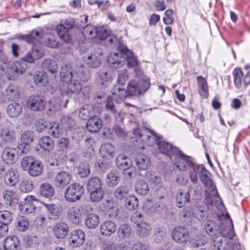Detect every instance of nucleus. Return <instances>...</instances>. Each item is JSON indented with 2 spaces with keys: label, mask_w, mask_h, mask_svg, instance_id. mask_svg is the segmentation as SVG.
Returning <instances> with one entry per match:
<instances>
[{
  "label": "nucleus",
  "mask_w": 250,
  "mask_h": 250,
  "mask_svg": "<svg viewBox=\"0 0 250 250\" xmlns=\"http://www.w3.org/2000/svg\"><path fill=\"white\" fill-rule=\"evenodd\" d=\"M29 226V221L26 217L22 216L17 218L16 228L19 231H25L28 229Z\"/></svg>",
  "instance_id": "de8ad7c7"
},
{
  "label": "nucleus",
  "mask_w": 250,
  "mask_h": 250,
  "mask_svg": "<svg viewBox=\"0 0 250 250\" xmlns=\"http://www.w3.org/2000/svg\"><path fill=\"white\" fill-rule=\"evenodd\" d=\"M120 180L119 172L117 170H113L107 175L106 183L109 187H113L118 184Z\"/></svg>",
  "instance_id": "a18cd8bd"
},
{
  "label": "nucleus",
  "mask_w": 250,
  "mask_h": 250,
  "mask_svg": "<svg viewBox=\"0 0 250 250\" xmlns=\"http://www.w3.org/2000/svg\"><path fill=\"white\" fill-rule=\"evenodd\" d=\"M232 74L235 86L240 90L245 89V86H244V83H242L241 80V77L243 75L241 69L239 68H235L233 70Z\"/></svg>",
  "instance_id": "a19ab883"
},
{
  "label": "nucleus",
  "mask_w": 250,
  "mask_h": 250,
  "mask_svg": "<svg viewBox=\"0 0 250 250\" xmlns=\"http://www.w3.org/2000/svg\"><path fill=\"white\" fill-rule=\"evenodd\" d=\"M136 83L141 94L146 92L151 85L150 80L149 78H142Z\"/></svg>",
  "instance_id": "13d9d810"
},
{
  "label": "nucleus",
  "mask_w": 250,
  "mask_h": 250,
  "mask_svg": "<svg viewBox=\"0 0 250 250\" xmlns=\"http://www.w3.org/2000/svg\"><path fill=\"white\" fill-rule=\"evenodd\" d=\"M31 110L34 111L42 110L46 104L43 97L40 96L32 95L29 97L27 101Z\"/></svg>",
  "instance_id": "6ab92c4d"
},
{
  "label": "nucleus",
  "mask_w": 250,
  "mask_h": 250,
  "mask_svg": "<svg viewBox=\"0 0 250 250\" xmlns=\"http://www.w3.org/2000/svg\"><path fill=\"white\" fill-rule=\"evenodd\" d=\"M42 67L48 70L51 73H55L57 72L58 66L57 62L53 60L45 59L42 63Z\"/></svg>",
  "instance_id": "c03bdc74"
},
{
  "label": "nucleus",
  "mask_w": 250,
  "mask_h": 250,
  "mask_svg": "<svg viewBox=\"0 0 250 250\" xmlns=\"http://www.w3.org/2000/svg\"><path fill=\"white\" fill-rule=\"evenodd\" d=\"M113 99H114L113 95V97L110 96H108L106 99L105 107L107 111L115 115L117 113V111L114 104Z\"/></svg>",
  "instance_id": "774afa93"
},
{
  "label": "nucleus",
  "mask_w": 250,
  "mask_h": 250,
  "mask_svg": "<svg viewBox=\"0 0 250 250\" xmlns=\"http://www.w3.org/2000/svg\"><path fill=\"white\" fill-rule=\"evenodd\" d=\"M136 166L141 170H145L149 167L150 162L149 158L144 154H138L135 158Z\"/></svg>",
  "instance_id": "2f4dec72"
},
{
  "label": "nucleus",
  "mask_w": 250,
  "mask_h": 250,
  "mask_svg": "<svg viewBox=\"0 0 250 250\" xmlns=\"http://www.w3.org/2000/svg\"><path fill=\"white\" fill-rule=\"evenodd\" d=\"M61 123L66 130H71L75 125L74 120L67 116H63L61 119Z\"/></svg>",
  "instance_id": "680f3d73"
},
{
  "label": "nucleus",
  "mask_w": 250,
  "mask_h": 250,
  "mask_svg": "<svg viewBox=\"0 0 250 250\" xmlns=\"http://www.w3.org/2000/svg\"><path fill=\"white\" fill-rule=\"evenodd\" d=\"M172 237L176 242L179 244H184L190 241L188 229L181 226H177L173 229Z\"/></svg>",
  "instance_id": "dca6fc26"
},
{
  "label": "nucleus",
  "mask_w": 250,
  "mask_h": 250,
  "mask_svg": "<svg viewBox=\"0 0 250 250\" xmlns=\"http://www.w3.org/2000/svg\"><path fill=\"white\" fill-rule=\"evenodd\" d=\"M196 80L199 95L202 98L207 99L209 96V92L206 79L202 76H199L197 77Z\"/></svg>",
  "instance_id": "a878e982"
},
{
  "label": "nucleus",
  "mask_w": 250,
  "mask_h": 250,
  "mask_svg": "<svg viewBox=\"0 0 250 250\" xmlns=\"http://www.w3.org/2000/svg\"><path fill=\"white\" fill-rule=\"evenodd\" d=\"M34 133L32 131H25L21 136V143L18 149L22 153H27L30 149L31 144L33 141Z\"/></svg>",
  "instance_id": "4468645a"
},
{
  "label": "nucleus",
  "mask_w": 250,
  "mask_h": 250,
  "mask_svg": "<svg viewBox=\"0 0 250 250\" xmlns=\"http://www.w3.org/2000/svg\"><path fill=\"white\" fill-rule=\"evenodd\" d=\"M67 218L72 224H79L82 220L81 208L76 207L69 208L67 211Z\"/></svg>",
  "instance_id": "393cba45"
},
{
  "label": "nucleus",
  "mask_w": 250,
  "mask_h": 250,
  "mask_svg": "<svg viewBox=\"0 0 250 250\" xmlns=\"http://www.w3.org/2000/svg\"><path fill=\"white\" fill-rule=\"evenodd\" d=\"M98 29L96 26L91 25H86L83 30V33L85 36H87L90 39L97 37Z\"/></svg>",
  "instance_id": "bf43d9fd"
},
{
  "label": "nucleus",
  "mask_w": 250,
  "mask_h": 250,
  "mask_svg": "<svg viewBox=\"0 0 250 250\" xmlns=\"http://www.w3.org/2000/svg\"><path fill=\"white\" fill-rule=\"evenodd\" d=\"M90 172V166L88 164L81 163L78 167L77 174L81 178L87 177Z\"/></svg>",
  "instance_id": "052dcab7"
},
{
  "label": "nucleus",
  "mask_w": 250,
  "mask_h": 250,
  "mask_svg": "<svg viewBox=\"0 0 250 250\" xmlns=\"http://www.w3.org/2000/svg\"><path fill=\"white\" fill-rule=\"evenodd\" d=\"M172 161L179 170L188 172L190 180L193 183L197 182V171L200 166L195 162L192 157L184 154L180 150Z\"/></svg>",
  "instance_id": "f03ea898"
},
{
  "label": "nucleus",
  "mask_w": 250,
  "mask_h": 250,
  "mask_svg": "<svg viewBox=\"0 0 250 250\" xmlns=\"http://www.w3.org/2000/svg\"><path fill=\"white\" fill-rule=\"evenodd\" d=\"M48 132L53 137L58 138L62 134L63 131L59 123L52 122L49 125Z\"/></svg>",
  "instance_id": "09e8293b"
},
{
  "label": "nucleus",
  "mask_w": 250,
  "mask_h": 250,
  "mask_svg": "<svg viewBox=\"0 0 250 250\" xmlns=\"http://www.w3.org/2000/svg\"><path fill=\"white\" fill-rule=\"evenodd\" d=\"M86 188L92 201L98 202L103 198L104 191L100 178L94 176L89 178L87 182Z\"/></svg>",
  "instance_id": "423d86ee"
},
{
  "label": "nucleus",
  "mask_w": 250,
  "mask_h": 250,
  "mask_svg": "<svg viewBox=\"0 0 250 250\" xmlns=\"http://www.w3.org/2000/svg\"><path fill=\"white\" fill-rule=\"evenodd\" d=\"M117 229L115 223L111 221H105L100 226L101 233L105 236L112 234Z\"/></svg>",
  "instance_id": "473e14b6"
},
{
  "label": "nucleus",
  "mask_w": 250,
  "mask_h": 250,
  "mask_svg": "<svg viewBox=\"0 0 250 250\" xmlns=\"http://www.w3.org/2000/svg\"><path fill=\"white\" fill-rule=\"evenodd\" d=\"M73 69L69 65L65 64L60 71V77L64 83L70 81L73 77Z\"/></svg>",
  "instance_id": "ea45409f"
},
{
  "label": "nucleus",
  "mask_w": 250,
  "mask_h": 250,
  "mask_svg": "<svg viewBox=\"0 0 250 250\" xmlns=\"http://www.w3.org/2000/svg\"><path fill=\"white\" fill-rule=\"evenodd\" d=\"M204 229L206 233L213 239L214 246L218 250L225 249L226 238L222 235L219 226L212 220H208L205 224Z\"/></svg>",
  "instance_id": "7ed1b4c3"
},
{
  "label": "nucleus",
  "mask_w": 250,
  "mask_h": 250,
  "mask_svg": "<svg viewBox=\"0 0 250 250\" xmlns=\"http://www.w3.org/2000/svg\"><path fill=\"white\" fill-rule=\"evenodd\" d=\"M71 179V175L69 172L62 171L56 176L54 184L57 188H63L70 183Z\"/></svg>",
  "instance_id": "aec40b11"
},
{
  "label": "nucleus",
  "mask_w": 250,
  "mask_h": 250,
  "mask_svg": "<svg viewBox=\"0 0 250 250\" xmlns=\"http://www.w3.org/2000/svg\"><path fill=\"white\" fill-rule=\"evenodd\" d=\"M39 145L43 150L49 152L53 149L54 143L49 136H43L39 141Z\"/></svg>",
  "instance_id": "4c0bfd02"
},
{
  "label": "nucleus",
  "mask_w": 250,
  "mask_h": 250,
  "mask_svg": "<svg viewBox=\"0 0 250 250\" xmlns=\"http://www.w3.org/2000/svg\"><path fill=\"white\" fill-rule=\"evenodd\" d=\"M34 61V57L31 52H28L22 58V61H17L13 62L10 68V72L15 76L21 75L26 69V62L33 63Z\"/></svg>",
  "instance_id": "9d476101"
},
{
  "label": "nucleus",
  "mask_w": 250,
  "mask_h": 250,
  "mask_svg": "<svg viewBox=\"0 0 250 250\" xmlns=\"http://www.w3.org/2000/svg\"><path fill=\"white\" fill-rule=\"evenodd\" d=\"M22 105L17 102H13L8 104L6 112L10 118H17L21 113Z\"/></svg>",
  "instance_id": "7c9ffc66"
},
{
  "label": "nucleus",
  "mask_w": 250,
  "mask_h": 250,
  "mask_svg": "<svg viewBox=\"0 0 250 250\" xmlns=\"http://www.w3.org/2000/svg\"><path fill=\"white\" fill-rule=\"evenodd\" d=\"M3 198L7 205L11 207L19 203V198L16 192L11 190H6L3 193Z\"/></svg>",
  "instance_id": "c756f323"
},
{
  "label": "nucleus",
  "mask_w": 250,
  "mask_h": 250,
  "mask_svg": "<svg viewBox=\"0 0 250 250\" xmlns=\"http://www.w3.org/2000/svg\"><path fill=\"white\" fill-rule=\"evenodd\" d=\"M33 185L32 181L28 179H24L19 184V189L21 192L27 193L32 191Z\"/></svg>",
  "instance_id": "4d7b16f0"
},
{
  "label": "nucleus",
  "mask_w": 250,
  "mask_h": 250,
  "mask_svg": "<svg viewBox=\"0 0 250 250\" xmlns=\"http://www.w3.org/2000/svg\"><path fill=\"white\" fill-rule=\"evenodd\" d=\"M150 132L152 136L147 135V138L148 139L151 138L154 139L160 152L167 155L171 160H172L180 151L179 148L174 146L170 143L161 141L162 136L159 134L157 135L154 131H150Z\"/></svg>",
  "instance_id": "39448f33"
},
{
  "label": "nucleus",
  "mask_w": 250,
  "mask_h": 250,
  "mask_svg": "<svg viewBox=\"0 0 250 250\" xmlns=\"http://www.w3.org/2000/svg\"><path fill=\"white\" fill-rule=\"evenodd\" d=\"M15 38L24 41L29 44H33L36 42L40 41L42 37L38 31L32 30L30 34L27 35L17 34L15 35Z\"/></svg>",
  "instance_id": "4be33fe9"
},
{
  "label": "nucleus",
  "mask_w": 250,
  "mask_h": 250,
  "mask_svg": "<svg viewBox=\"0 0 250 250\" xmlns=\"http://www.w3.org/2000/svg\"><path fill=\"white\" fill-rule=\"evenodd\" d=\"M102 126V120L97 116L89 118L86 123L87 130L91 132H98Z\"/></svg>",
  "instance_id": "c85d7f7f"
},
{
  "label": "nucleus",
  "mask_w": 250,
  "mask_h": 250,
  "mask_svg": "<svg viewBox=\"0 0 250 250\" xmlns=\"http://www.w3.org/2000/svg\"><path fill=\"white\" fill-rule=\"evenodd\" d=\"M82 210L85 212L86 217L84 219V224L85 226L90 229H94L99 225V217L95 213H91L87 214V212L93 211L92 208L89 206L83 207Z\"/></svg>",
  "instance_id": "f3484780"
},
{
  "label": "nucleus",
  "mask_w": 250,
  "mask_h": 250,
  "mask_svg": "<svg viewBox=\"0 0 250 250\" xmlns=\"http://www.w3.org/2000/svg\"><path fill=\"white\" fill-rule=\"evenodd\" d=\"M100 152L104 158H111L115 156V148L114 146L110 143L103 144L101 146Z\"/></svg>",
  "instance_id": "e433bc0d"
},
{
  "label": "nucleus",
  "mask_w": 250,
  "mask_h": 250,
  "mask_svg": "<svg viewBox=\"0 0 250 250\" xmlns=\"http://www.w3.org/2000/svg\"><path fill=\"white\" fill-rule=\"evenodd\" d=\"M193 216L198 220L205 221L208 217V210L204 207L198 206L193 212Z\"/></svg>",
  "instance_id": "603ef678"
},
{
  "label": "nucleus",
  "mask_w": 250,
  "mask_h": 250,
  "mask_svg": "<svg viewBox=\"0 0 250 250\" xmlns=\"http://www.w3.org/2000/svg\"><path fill=\"white\" fill-rule=\"evenodd\" d=\"M34 83L40 86L44 85L48 82L46 73L43 71H36L33 76Z\"/></svg>",
  "instance_id": "3c124183"
},
{
  "label": "nucleus",
  "mask_w": 250,
  "mask_h": 250,
  "mask_svg": "<svg viewBox=\"0 0 250 250\" xmlns=\"http://www.w3.org/2000/svg\"><path fill=\"white\" fill-rule=\"evenodd\" d=\"M38 201L34 195H27L24 201L21 202L19 205V208L23 214H29L34 212L36 209L35 202Z\"/></svg>",
  "instance_id": "2eb2a0df"
},
{
  "label": "nucleus",
  "mask_w": 250,
  "mask_h": 250,
  "mask_svg": "<svg viewBox=\"0 0 250 250\" xmlns=\"http://www.w3.org/2000/svg\"><path fill=\"white\" fill-rule=\"evenodd\" d=\"M112 73L110 70H101L98 73V78L102 84L112 80Z\"/></svg>",
  "instance_id": "6e6d98bb"
},
{
  "label": "nucleus",
  "mask_w": 250,
  "mask_h": 250,
  "mask_svg": "<svg viewBox=\"0 0 250 250\" xmlns=\"http://www.w3.org/2000/svg\"><path fill=\"white\" fill-rule=\"evenodd\" d=\"M39 193L42 197L50 199L54 195V189L50 184L44 183L42 184L40 187Z\"/></svg>",
  "instance_id": "72a5a7b5"
},
{
  "label": "nucleus",
  "mask_w": 250,
  "mask_h": 250,
  "mask_svg": "<svg viewBox=\"0 0 250 250\" xmlns=\"http://www.w3.org/2000/svg\"><path fill=\"white\" fill-rule=\"evenodd\" d=\"M84 193L83 186L80 183H74L70 185L65 190V199L70 203L79 200Z\"/></svg>",
  "instance_id": "1a4fd4ad"
},
{
  "label": "nucleus",
  "mask_w": 250,
  "mask_h": 250,
  "mask_svg": "<svg viewBox=\"0 0 250 250\" xmlns=\"http://www.w3.org/2000/svg\"><path fill=\"white\" fill-rule=\"evenodd\" d=\"M0 139L1 143H11L15 141L16 136L15 132L8 128H0Z\"/></svg>",
  "instance_id": "cd10ccee"
},
{
  "label": "nucleus",
  "mask_w": 250,
  "mask_h": 250,
  "mask_svg": "<svg viewBox=\"0 0 250 250\" xmlns=\"http://www.w3.org/2000/svg\"><path fill=\"white\" fill-rule=\"evenodd\" d=\"M135 191L140 195H146L149 191L147 183L144 180H139L136 182L135 186Z\"/></svg>",
  "instance_id": "79ce46f5"
},
{
  "label": "nucleus",
  "mask_w": 250,
  "mask_h": 250,
  "mask_svg": "<svg viewBox=\"0 0 250 250\" xmlns=\"http://www.w3.org/2000/svg\"><path fill=\"white\" fill-rule=\"evenodd\" d=\"M121 88L114 86L112 90V95L114 96V101L117 103H121L127 97L130 96H136L141 95L139 88L134 81H130L127 87Z\"/></svg>",
  "instance_id": "20e7f679"
},
{
  "label": "nucleus",
  "mask_w": 250,
  "mask_h": 250,
  "mask_svg": "<svg viewBox=\"0 0 250 250\" xmlns=\"http://www.w3.org/2000/svg\"><path fill=\"white\" fill-rule=\"evenodd\" d=\"M131 220L136 224V232L137 235L141 237L147 236L151 231L150 226L143 221L141 213L134 212L131 217Z\"/></svg>",
  "instance_id": "6e6552de"
},
{
  "label": "nucleus",
  "mask_w": 250,
  "mask_h": 250,
  "mask_svg": "<svg viewBox=\"0 0 250 250\" xmlns=\"http://www.w3.org/2000/svg\"><path fill=\"white\" fill-rule=\"evenodd\" d=\"M21 167L23 170L27 171L32 177L38 176L42 173L43 166L39 160L32 156L24 157L21 162Z\"/></svg>",
  "instance_id": "0eeeda50"
},
{
  "label": "nucleus",
  "mask_w": 250,
  "mask_h": 250,
  "mask_svg": "<svg viewBox=\"0 0 250 250\" xmlns=\"http://www.w3.org/2000/svg\"><path fill=\"white\" fill-rule=\"evenodd\" d=\"M166 229L164 227H158L155 232V240L158 243L163 241L166 237Z\"/></svg>",
  "instance_id": "69168bd1"
},
{
  "label": "nucleus",
  "mask_w": 250,
  "mask_h": 250,
  "mask_svg": "<svg viewBox=\"0 0 250 250\" xmlns=\"http://www.w3.org/2000/svg\"><path fill=\"white\" fill-rule=\"evenodd\" d=\"M18 87L14 84H9L5 89V97L10 101H14L19 96Z\"/></svg>",
  "instance_id": "58836bf2"
},
{
  "label": "nucleus",
  "mask_w": 250,
  "mask_h": 250,
  "mask_svg": "<svg viewBox=\"0 0 250 250\" xmlns=\"http://www.w3.org/2000/svg\"><path fill=\"white\" fill-rule=\"evenodd\" d=\"M69 227L63 222L57 223L54 227V233L55 236L59 239H63L68 234Z\"/></svg>",
  "instance_id": "bb28decb"
},
{
  "label": "nucleus",
  "mask_w": 250,
  "mask_h": 250,
  "mask_svg": "<svg viewBox=\"0 0 250 250\" xmlns=\"http://www.w3.org/2000/svg\"><path fill=\"white\" fill-rule=\"evenodd\" d=\"M131 234V228L127 224L121 225L117 230L118 236L122 239H128Z\"/></svg>",
  "instance_id": "37998d69"
},
{
  "label": "nucleus",
  "mask_w": 250,
  "mask_h": 250,
  "mask_svg": "<svg viewBox=\"0 0 250 250\" xmlns=\"http://www.w3.org/2000/svg\"><path fill=\"white\" fill-rule=\"evenodd\" d=\"M125 207L129 210H134L139 205V200L138 198L133 195H130V196L125 199Z\"/></svg>",
  "instance_id": "5fc2aeb1"
},
{
  "label": "nucleus",
  "mask_w": 250,
  "mask_h": 250,
  "mask_svg": "<svg viewBox=\"0 0 250 250\" xmlns=\"http://www.w3.org/2000/svg\"><path fill=\"white\" fill-rule=\"evenodd\" d=\"M128 78V74L126 71L120 72L118 76V83L114 86L119 87L121 88L125 87V84Z\"/></svg>",
  "instance_id": "0e129e2a"
},
{
  "label": "nucleus",
  "mask_w": 250,
  "mask_h": 250,
  "mask_svg": "<svg viewBox=\"0 0 250 250\" xmlns=\"http://www.w3.org/2000/svg\"><path fill=\"white\" fill-rule=\"evenodd\" d=\"M107 62L111 67L117 68L123 66L125 62V57L121 54L115 53L111 54L107 57Z\"/></svg>",
  "instance_id": "5701e85b"
},
{
  "label": "nucleus",
  "mask_w": 250,
  "mask_h": 250,
  "mask_svg": "<svg viewBox=\"0 0 250 250\" xmlns=\"http://www.w3.org/2000/svg\"><path fill=\"white\" fill-rule=\"evenodd\" d=\"M209 173L205 167H202L199 178L202 183L205 185L206 189L211 192L212 196L220 199L216 185L208 176Z\"/></svg>",
  "instance_id": "9b49d317"
},
{
  "label": "nucleus",
  "mask_w": 250,
  "mask_h": 250,
  "mask_svg": "<svg viewBox=\"0 0 250 250\" xmlns=\"http://www.w3.org/2000/svg\"><path fill=\"white\" fill-rule=\"evenodd\" d=\"M102 56L101 53L92 54L85 60V63L90 67H98L101 63Z\"/></svg>",
  "instance_id": "c9c22d12"
},
{
  "label": "nucleus",
  "mask_w": 250,
  "mask_h": 250,
  "mask_svg": "<svg viewBox=\"0 0 250 250\" xmlns=\"http://www.w3.org/2000/svg\"><path fill=\"white\" fill-rule=\"evenodd\" d=\"M113 204L112 201L107 200L106 201V208L107 209V214L111 218H116L118 213V209L116 207H113L112 205L110 206V204Z\"/></svg>",
  "instance_id": "338daca9"
},
{
  "label": "nucleus",
  "mask_w": 250,
  "mask_h": 250,
  "mask_svg": "<svg viewBox=\"0 0 250 250\" xmlns=\"http://www.w3.org/2000/svg\"><path fill=\"white\" fill-rule=\"evenodd\" d=\"M114 194L115 197L119 200L126 199L130 196L129 188L126 186H119L115 190Z\"/></svg>",
  "instance_id": "8fccbe9b"
},
{
  "label": "nucleus",
  "mask_w": 250,
  "mask_h": 250,
  "mask_svg": "<svg viewBox=\"0 0 250 250\" xmlns=\"http://www.w3.org/2000/svg\"><path fill=\"white\" fill-rule=\"evenodd\" d=\"M22 154L21 150L18 149V146L16 148L8 147L3 151L1 157L5 163L13 164L16 162L19 155Z\"/></svg>",
  "instance_id": "a211bd4d"
},
{
  "label": "nucleus",
  "mask_w": 250,
  "mask_h": 250,
  "mask_svg": "<svg viewBox=\"0 0 250 250\" xmlns=\"http://www.w3.org/2000/svg\"><path fill=\"white\" fill-rule=\"evenodd\" d=\"M57 34L59 37L65 42H68L71 39V35L69 31L66 29L62 25L59 24L56 27Z\"/></svg>",
  "instance_id": "864d4df0"
},
{
  "label": "nucleus",
  "mask_w": 250,
  "mask_h": 250,
  "mask_svg": "<svg viewBox=\"0 0 250 250\" xmlns=\"http://www.w3.org/2000/svg\"><path fill=\"white\" fill-rule=\"evenodd\" d=\"M189 194L188 192H186L179 190L176 196V205L179 208L184 206L186 202L189 201Z\"/></svg>",
  "instance_id": "49530a36"
},
{
  "label": "nucleus",
  "mask_w": 250,
  "mask_h": 250,
  "mask_svg": "<svg viewBox=\"0 0 250 250\" xmlns=\"http://www.w3.org/2000/svg\"><path fill=\"white\" fill-rule=\"evenodd\" d=\"M47 218L50 220H56L62 216L63 209L59 204L42 203Z\"/></svg>",
  "instance_id": "f8f14e48"
},
{
  "label": "nucleus",
  "mask_w": 250,
  "mask_h": 250,
  "mask_svg": "<svg viewBox=\"0 0 250 250\" xmlns=\"http://www.w3.org/2000/svg\"><path fill=\"white\" fill-rule=\"evenodd\" d=\"M68 239L69 245L72 248H79L84 243L85 234L82 229H75L70 232Z\"/></svg>",
  "instance_id": "ddd939ff"
},
{
  "label": "nucleus",
  "mask_w": 250,
  "mask_h": 250,
  "mask_svg": "<svg viewBox=\"0 0 250 250\" xmlns=\"http://www.w3.org/2000/svg\"><path fill=\"white\" fill-rule=\"evenodd\" d=\"M61 88L60 97L54 98L50 101L56 109L62 107L66 108L72 94L78 95L82 90V83L78 80H70L63 84Z\"/></svg>",
  "instance_id": "f257e3e1"
},
{
  "label": "nucleus",
  "mask_w": 250,
  "mask_h": 250,
  "mask_svg": "<svg viewBox=\"0 0 250 250\" xmlns=\"http://www.w3.org/2000/svg\"><path fill=\"white\" fill-rule=\"evenodd\" d=\"M4 250H20V242L15 235L7 236L3 244Z\"/></svg>",
  "instance_id": "b1692460"
},
{
  "label": "nucleus",
  "mask_w": 250,
  "mask_h": 250,
  "mask_svg": "<svg viewBox=\"0 0 250 250\" xmlns=\"http://www.w3.org/2000/svg\"><path fill=\"white\" fill-rule=\"evenodd\" d=\"M3 178L4 183L7 186L13 187L19 182L20 175L16 169L10 168L6 171Z\"/></svg>",
  "instance_id": "412c9836"
},
{
  "label": "nucleus",
  "mask_w": 250,
  "mask_h": 250,
  "mask_svg": "<svg viewBox=\"0 0 250 250\" xmlns=\"http://www.w3.org/2000/svg\"><path fill=\"white\" fill-rule=\"evenodd\" d=\"M13 220L12 214L8 210L0 211V222L9 225Z\"/></svg>",
  "instance_id": "e2e57ef3"
},
{
  "label": "nucleus",
  "mask_w": 250,
  "mask_h": 250,
  "mask_svg": "<svg viewBox=\"0 0 250 250\" xmlns=\"http://www.w3.org/2000/svg\"><path fill=\"white\" fill-rule=\"evenodd\" d=\"M132 164L130 158L124 154H119L116 157V165L120 170L125 169V167L129 168V167L132 166Z\"/></svg>",
  "instance_id": "f704fd0d"
}]
</instances>
